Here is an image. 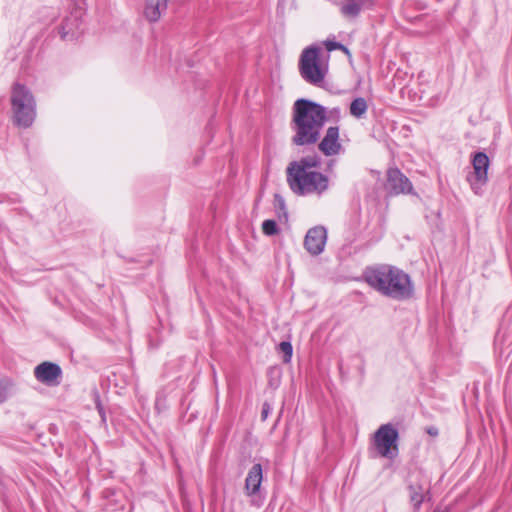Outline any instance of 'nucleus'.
<instances>
[{"mask_svg": "<svg viewBox=\"0 0 512 512\" xmlns=\"http://www.w3.org/2000/svg\"><path fill=\"white\" fill-rule=\"evenodd\" d=\"M399 432L393 424L381 425L374 433L373 446L380 457L390 460L398 456Z\"/></svg>", "mask_w": 512, "mask_h": 512, "instance_id": "nucleus-6", "label": "nucleus"}, {"mask_svg": "<svg viewBox=\"0 0 512 512\" xmlns=\"http://www.w3.org/2000/svg\"><path fill=\"white\" fill-rule=\"evenodd\" d=\"M320 166V158L317 155H311L301 158L299 161H293L287 167L288 173H302L312 171V168Z\"/></svg>", "mask_w": 512, "mask_h": 512, "instance_id": "nucleus-13", "label": "nucleus"}, {"mask_svg": "<svg viewBox=\"0 0 512 512\" xmlns=\"http://www.w3.org/2000/svg\"><path fill=\"white\" fill-rule=\"evenodd\" d=\"M340 132L338 126H330L318 144V149L325 156L338 155L342 150V144L339 138Z\"/></svg>", "mask_w": 512, "mask_h": 512, "instance_id": "nucleus-11", "label": "nucleus"}, {"mask_svg": "<svg viewBox=\"0 0 512 512\" xmlns=\"http://www.w3.org/2000/svg\"><path fill=\"white\" fill-rule=\"evenodd\" d=\"M320 51V48L316 46L307 47L303 50L299 61V71L302 78L315 86H319L326 75V70L319 63Z\"/></svg>", "mask_w": 512, "mask_h": 512, "instance_id": "nucleus-5", "label": "nucleus"}, {"mask_svg": "<svg viewBox=\"0 0 512 512\" xmlns=\"http://www.w3.org/2000/svg\"><path fill=\"white\" fill-rule=\"evenodd\" d=\"M410 501L413 507L418 510L424 501L426 490L420 484H412L409 486Z\"/></svg>", "mask_w": 512, "mask_h": 512, "instance_id": "nucleus-16", "label": "nucleus"}, {"mask_svg": "<svg viewBox=\"0 0 512 512\" xmlns=\"http://www.w3.org/2000/svg\"><path fill=\"white\" fill-rule=\"evenodd\" d=\"M13 118L17 126L28 128L36 117V102L31 91L22 84H14L11 92Z\"/></svg>", "mask_w": 512, "mask_h": 512, "instance_id": "nucleus-3", "label": "nucleus"}, {"mask_svg": "<svg viewBox=\"0 0 512 512\" xmlns=\"http://www.w3.org/2000/svg\"><path fill=\"white\" fill-rule=\"evenodd\" d=\"M262 231L267 236H273V235L278 234L279 229H278L276 221H274L272 219H267V220L263 221Z\"/></svg>", "mask_w": 512, "mask_h": 512, "instance_id": "nucleus-19", "label": "nucleus"}, {"mask_svg": "<svg viewBox=\"0 0 512 512\" xmlns=\"http://www.w3.org/2000/svg\"><path fill=\"white\" fill-rule=\"evenodd\" d=\"M426 432H427V434H429L430 436H433V437H436V436H438V434H439V430H438V428H437V427H435V426H429V427H427V428H426Z\"/></svg>", "mask_w": 512, "mask_h": 512, "instance_id": "nucleus-25", "label": "nucleus"}, {"mask_svg": "<svg viewBox=\"0 0 512 512\" xmlns=\"http://www.w3.org/2000/svg\"><path fill=\"white\" fill-rule=\"evenodd\" d=\"M327 120V109L321 104L305 98L296 100L292 107L293 143L298 146L315 144Z\"/></svg>", "mask_w": 512, "mask_h": 512, "instance_id": "nucleus-1", "label": "nucleus"}, {"mask_svg": "<svg viewBox=\"0 0 512 512\" xmlns=\"http://www.w3.org/2000/svg\"><path fill=\"white\" fill-rule=\"evenodd\" d=\"M363 277L371 288L386 297L402 301L413 296L410 276L395 266L379 264L367 267Z\"/></svg>", "mask_w": 512, "mask_h": 512, "instance_id": "nucleus-2", "label": "nucleus"}, {"mask_svg": "<svg viewBox=\"0 0 512 512\" xmlns=\"http://www.w3.org/2000/svg\"><path fill=\"white\" fill-rule=\"evenodd\" d=\"M34 377L48 387H55L61 382L62 369L56 363L45 361L34 368Z\"/></svg>", "mask_w": 512, "mask_h": 512, "instance_id": "nucleus-8", "label": "nucleus"}, {"mask_svg": "<svg viewBox=\"0 0 512 512\" xmlns=\"http://www.w3.org/2000/svg\"><path fill=\"white\" fill-rule=\"evenodd\" d=\"M12 386V382L9 380H0V404L5 402L9 395V388Z\"/></svg>", "mask_w": 512, "mask_h": 512, "instance_id": "nucleus-22", "label": "nucleus"}, {"mask_svg": "<svg viewBox=\"0 0 512 512\" xmlns=\"http://www.w3.org/2000/svg\"><path fill=\"white\" fill-rule=\"evenodd\" d=\"M327 240V231L323 226H316L308 230L304 239V247L311 255L323 252Z\"/></svg>", "mask_w": 512, "mask_h": 512, "instance_id": "nucleus-10", "label": "nucleus"}, {"mask_svg": "<svg viewBox=\"0 0 512 512\" xmlns=\"http://www.w3.org/2000/svg\"><path fill=\"white\" fill-rule=\"evenodd\" d=\"M325 46L328 51L344 49L343 44H341L339 42H335V41H326Z\"/></svg>", "mask_w": 512, "mask_h": 512, "instance_id": "nucleus-23", "label": "nucleus"}, {"mask_svg": "<svg viewBox=\"0 0 512 512\" xmlns=\"http://www.w3.org/2000/svg\"><path fill=\"white\" fill-rule=\"evenodd\" d=\"M287 182L291 190L298 195L321 194L328 188V178L317 171L288 173Z\"/></svg>", "mask_w": 512, "mask_h": 512, "instance_id": "nucleus-4", "label": "nucleus"}, {"mask_svg": "<svg viewBox=\"0 0 512 512\" xmlns=\"http://www.w3.org/2000/svg\"><path fill=\"white\" fill-rule=\"evenodd\" d=\"M335 163V160H331L329 163H328V169H331V167L334 165Z\"/></svg>", "mask_w": 512, "mask_h": 512, "instance_id": "nucleus-27", "label": "nucleus"}, {"mask_svg": "<svg viewBox=\"0 0 512 512\" xmlns=\"http://www.w3.org/2000/svg\"><path fill=\"white\" fill-rule=\"evenodd\" d=\"M263 480V470L259 463L254 464L248 471L245 479V491L248 496L255 495L261 486Z\"/></svg>", "mask_w": 512, "mask_h": 512, "instance_id": "nucleus-12", "label": "nucleus"}, {"mask_svg": "<svg viewBox=\"0 0 512 512\" xmlns=\"http://www.w3.org/2000/svg\"><path fill=\"white\" fill-rule=\"evenodd\" d=\"M340 50L343 51L344 53H346L347 55H350V51L346 46H344V49H340Z\"/></svg>", "mask_w": 512, "mask_h": 512, "instance_id": "nucleus-26", "label": "nucleus"}, {"mask_svg": "<svg viewBox=\"0 0 512 512\" xmlns=\"http://www.w3.org/2000/svg\"><path fill=\"white\" fill-rule=\"evenodd\" d=\"M279 349L280 351L283 353V361L285 363H288L290 362L291 360V357H292V353H293V347L291 345L290 342L288 341H282L280 344H279Z\"/></svg>", "mask_w": 512, "mask_h": 512, "instance_id": "nucleus-21", "label": "nucleus"}, {"mask_svg": "<svg viewBox=\"0 0 512 512\" xmlns=\"http://www.w3.org/2000/svg\"><path fill=\"white\" fill-rule=\"evenodd\" d=\"M166 9L167 0H146L144 14L150 22H156Z\"/></svg>", "mask_w": 512, "mask_h": 512, "instance_id": "nucleus-14", "label": "nucleus"}, {"mask_svg": "<svg viewBox=\"0 0 512 512\" xmlns=\"http://www.w3.org/2000/svg\"><path fill=\"white\" fill-rule=\"evenodd\" d=\"M79 28V19L78 16H72L70 18H66L60 29L59 33L62 39H66L68 35L74 34L75 30Z\"/></svg>", "mask_w": 512, "mask_h": 512, "instance_id": "nucleus-17", "label": "nucleus"}, {"mask_svg": "<svg viewBox=\"0 0 512 512\" xmlns=\"http://www.w3.org/2000/svg\"><path fill=\"white\" fill-rule=\"evenodd\" d=\"M271 411H272L271 405L268 402H264L262 405V410H261L262 421H265L267 419V417Z\"/></svg>", "mask_w": 512, "mask_h": 512, "instance_id": "nucleus-24", "label": "nucleus"}, {"mask_svg": "<svg viewBox=\"0 0 512 512\" xmlns=\"http://www.w3.org/2000/svg\"><path fill=\"white\" fill-rule=\"evenodd\" d=\"M350 2L343 5L341 8V12L345 16L349 17H357L361 12L362 6L358 2V0H349Z\"/></svg>", "mask_w": 512, "mask_h": 512, "instance_id": "nucleus-18", "label": "nucleus"}, {"mask_svg": "<svg viewBox=\"0 0 512 512\" xmlns=\"http://www.w3.org/2000/svg\"><path fill=\"white\" fill-rule=\"evenodd\" d=\"M386 189L394 195L413 193L411 181L396 167L387 170Z\"/></svg>", "mask_w": 512, "mask_h": 512, "instance_id": "nucleus-9", "label": "nucleus"}, {"mask_svg": "<svg viewBox=\"0 0 512 512\" xmlns=\"http://www.w3.org/2000/svg\"><path fill=\"white\" fill-rule=\"evenodd\" d=\"M489 164L490 160L486 153H475L472 159L473 172L467 176V180L476 194H479L481 188L487 183Z\"/></svg>", "mask_w": 512, "mask_h": 512, "instance_id": "nucleus-7", "label": "nucleus"}, {"mask_svg": "<svg viewBox=\"0 0 512 512\" xmlns=\"http://www.w3.org/2000/svg\"><path fill=\"white\" fill-rule=\"evenodd\" d=\"M275 207L278 211V218L281 221L282 218L287 221L288 214L285 211V202L282 197L279 195H275Z\"/></svg>", "mask_w": 512, "mask_h": 512, "instance_id": "nucleus-20", "label": "nucleus"}, {"mask_svg": "<svg viewBox=\"0 0 512 512\" xmlns=\"http://www.w3.org/2000/svg\"><path fill=\"white\" fill-rule=\"evenodd\" d=\"M367 110L368 104L366 99L363 97H357L350 103L349 112L353 117L357 119L364 118Z\"/></svg>", "mask_w": 512, "mask_h": 512, "instance_id": "nucleus-15", "label": "nucleus"}]
</instances>
